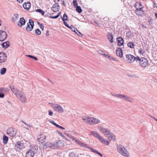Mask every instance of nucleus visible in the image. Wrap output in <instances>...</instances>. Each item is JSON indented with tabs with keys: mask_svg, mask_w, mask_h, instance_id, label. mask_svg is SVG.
Segmentation results:
<instances>
[{
	"mask_svg": "<svg viewBox=\"0 0 157 157\" xmlns=\"http://www.w3.org/2000/svg\"><path fill=\"white\" fill-rule=\"evenodd\" d=\"M98 130L105 136L108 137L109 140H113L116 141L115 136L109 130L101 126H98Z\"/></svg>",
	"mask_w": 157,
	"mask_h": 157,
	"instance_id": "f257e3e1",
	"label": "nucleus"
},
{
	"mask_svg": "<svg viewBox=\"0 0 157 157\" xmlns=\"http://www.w3.org/2000/svg\"><path fill=\"white\" fill-rule=\"evenodd\" d=\"M82 119L84 122L90 125H94L99 124L100 121L97 118L87 116H83Z\"/></svg>",
	"mask_w": 157,
	"mask_h": 157,
	"instance_id": "f03ea898",
	"label": "nucleus"
},
{
	"mask_svg": "<svg viewBox=\"0 0 157 157\" xmlns=\"http://www.w3.org/2000/svg\"><path fill=\"white\" fill-rule=\"evenodd\" d=\"M117 151L119 153L124 156L129 157V155L127 149L123 146L121 144H118L117 146Z\"/></svg>",
	"mask_w": 157,
	"mask_h": 157,
	"instance_id": "7ed1b4c3",
	"label": "nucleus"
},
{
	"mask_svg": "<svg viewBox=\"0 0 157 157\" xmlns=\"http://www.w3.org/2000/svg\"><path fill=\"white\" fill-rule=\"evenodd\" d=\"M90 133L93 136L98 139L102 143L107 145H109V142L105 140L96 131H91Z\"/></svg>",
	"mask_w": 157,
	"mask_h": 157,
	"instance_id": "20e7f679",
	"label": "nucleus"
},
{
	"mask_svg": "<svg viewBox=\"0 0 157 157\" xmlns=\"http://www.w3.org/2000/svg\"><path fill=\"white\" fill-rule=\"evenodd\" d=\"M134 7L136 8V13L138 15H141L144 13V11L142 10L143 8V6L139 2H136L134 5Z\"/></svg>",
	"mask_w": 157,
	"mask_h": 157,
	"instance_id": "39448f33",
	"label": "nucleus"
},
{
	"mask_svg": "<svg viewBox=\"0 0 157 157\" xmlns=\"http://www.w3.org/2000/svg\"><path fill=\"white\" fill-rule=\"evenodd\" d=\"M49 104H51V106L55 111L59 113H62L64 112V109L60 105L53 103H49Z\"/></svg>",
	"mask_w": 157,
	"mask_h": 157,
	"instance_id": "423d86ee",
	"label": "nucleus"
},
{
	"mask_svg": "<svg viewBox=\"0 0 157 157\" xmlns=\"http://www.w3.org/2000/svg\"><path fill=\"white\" fill-rule=\"evenodd\" d=\"M136 62H138L140 66L143 67H146L148 64L147 59L144 57L140 58L139 56H137Z\"/></svg>",
	"mask_w": 157,
	"mask_h": 157,
	"instance_id": "0eeeda50",
	"label": "nucleus"
},
{
	"mask_svg": "<svg viewBox=\"0 0 157 157\" xmlns=\"http://www.w3.org/2000/svg\"><path fill=\"white\" fill-rule=\"evenodd\" d=\"M62 146V144L61 140L54 143H48L46 146L50 147L52 149H57Z\"/></svg>",
	"mask_w": 157,
	"mask_h": 157,
	"instance_id": "6e6552de",
	"label": "nucleus"
},
{
	"mask_svg": "<svg viewBox=\"0 0 157 157\" xmlns=\"http://www.w3.org/2000/svg\"><path fill=\"white\" fill-rule=\"evenodd\" d=\"M38 149L36 146H35L34 148H32L27 151L25 154V157H33Z\"/></svg>",
	"mask_w": 157,
	"mask_h": 157,
	"instance_id": "1a4fd4ad",
	"label": "nucleus"
},
{
	"mask_svg": "<svg viewBox=\"0 0 157 157\" xmlns=\"http://www.w3.org/2000/svg\"><path fill=\"white\" fill-rule=\"evenodd\" d=\"M127 60L128 61V62L130 63H132L134 61H137V56L135 57L133 55L130 54H127L126 56Z\"/></svg>",
	"mask_w": 157,
	"mask_h": 157,
	"instance_id": "9d476101",
	"label": "nucleus"
},
{
	"mask_svg": "<svg viewBox=\"0 0 157 157\" xmlns=\"http://www.w3.org/2000/svg\"><path fill=\"white\" fill-rule=\"evenodd\" d=\"M16 96L23 102H25L26 101V96L22 91H21L18 94H17Z\"/></svg>",
	"mask_w": 157,
	"mask_h": 157,
	"instance_id": "9b49d317",
	"label": "nucleus"
},
{
	"mask_svg": "<svg viewBox=\"0 0 157 157\" xmlns=\"http://www.w3.org/2000/svg\"><path fill=\"white\" fill-rule=\"evenodd\" d=\"M34 25V22L33 20L31 19L29 20V22L27 23V26L26 29L29 31H31L33 28Z\"/></svg>",
	"mask_w": 157,
	"mask_h": 157,
	"instance_id": "f8f14e48",
	"label": "nucleus"
},
{
	"mask_svg": "<svg viewBox=\"0 0 157 157\" xmlns=\"http://www.w3.org/2000/svg\"><path fill=\"white\" fill-rule=\"evenodd\" d=\"M7 133L11 137L14 136L17 133L16 130L14 128H10L7 130Z\"/></svg>",
	"mask_w": 157,
	"mask_h": 157,
	"instance_id": "ddd939ff",
	"label": "nucleus"
},
{
	"mask_svg": "<svg viewBox=\"0 0 157 157\" xmlns=\"http://www.w3.org/2000/svg\"><path fill=\"white\" fill-rule=\"evenodd\" d=\"M120 99L131 102H133L134 101V99H133L129 97L128 96L123 94H121Z\"/></svg>",
	"mask_w": 157,
	"mask_h": 157,
	"instance_id": "4468645a",
	"label": "nucleus"
},
{
	"mask_svg": "<svg viewBox=\"0 0 157 157\" xmlns=\"http://www.w3.org/2000/svg\"><path fill=\"white\" fill-rule=\"evenodd\" d=\"M15 147L17 150H20L25 148L24 144L21 142H18L15 144Z\"/></svg>",
	"mask_w": 157,
	"mask_h": 157,
	"instance_id": "2eb2a0df",
	"label": "nucleus"
},
{
	"mask_svg": "<svg viewBox=\"0 0 157 157\" xmlns=\"http://www.w3.org/2000/svg\"><path fill=\"white\" fill-rule=\"evenodd\" d=\"M7 59V55L3 52H0V63L5 62Z\"/></svg>",
	"mask_w": 157,
	"mask_h": 157,
	"instance_id": "dca6fc26",
	"label": "nucleus"
},
{
	"mask_svg": "<svg viewBox=\"0 0 157 157\" xmlns=\"http://www.w3.org/2000/svg\"><path fill=\"white\" fill-rule=\"evenodd\" d=\"M7 37V34L6 32L0 31V41H2L4 40Z\"/></svg>",
	"mask_w": 157,
	"mask_h": 157,
	"instance_id": "f3484780",
	"label": "nucleus"
},
{
	"mask_svg": "<svg viewBox=\"0 0 157 157\" xmlns=\"http://www.w3.org/2000/svg\"><path fill=\"white\" fill-rule=\"evenodd\" d=\"M10 88L11 89V91L16 96H17V94H18L19 92L21 91L18 90V89H17L15 87L13 86H10Z\"/></svg>",
	"mask_w": 157,
	"mask_h": 157,
	"instance_id": "a211bd4d",
	"label": "nucleus"
},
{
	"mask_svg": "<svg viewBox=\"0 0 157 157\" xmlns=\"http://www.w3.org/2000/svg\"><path fill=\"white\" fill-rule=\"evenodd\" d=\"M116 53L117 56H119L120 58L123 56V52L121 48H118L116 50Z\"/></svg>",
	"mask_w": 157,
	"mask_h": 157,
	"instance_id": "6ab92c4d",
	"label": "nucleus"
},
{
	"mask_svg": "<svg viewBox=\"0 0 157 157\" xmlns=\"http://www.w3.org/2000/svg\"><path fill=\"white\" fill-rule=\"evenodd\" d=\"M117 44L119 46H121L124 44V41L123 39L121 37H118L117 39Z\"/></svg>",
	"mask_w": 157,
	"mask_h": 157,
	"instance_id": "aec40b11",
	"label": "nucleus"
},
{
	"mask_svg": "<svg viewBox=\"0 0 157 157\" xmlns=\"http://www.w3.org/2000/svg\"><path fill=\"white\" fill-rule=\"evenodd\" d=\"M59 5L58 4L56 3L53 5L52 8V10L54 12H56L59 11Z\"/></svg>",
	"mask_w": 157,
	"mask_h": 157,
	"instance_id": "412c9836",
	"label": "nucleus"
},
{
	"mask_svg": "<svg viewBox=\"0 0 157 157\" xmlns=\"http://www.w3.org/2000/svg\"><path fill=\"white\" fill-rule=\"evenodd\" d=\"M46 136L43 135H40L38 136V140L39 142H41V143H43L46 140Z\"/></svg>",
	"mask_w": 157,
	"mask_h": 157,
	"instance_id": "4be33fe9",
	"label": "nucleus"
},
{
	"mask_svg": "<svg viewBox=\"0 0 157 157\" xmlns=\"http://www.w3.org/2000/svg\"><path fill=\"white\" fill-rule=\"evenodd\" d=\"M25 23V20L23 17H22L20 18L19 23L17 25L20 27H21L22 26L24 25Z\"/></svg>",
	"mask_w": 157,
	"mask_h": 157,
	"instance_id": "5701e85b",
	"label": "nucleus"
},
{
	"mask_svg": "<svg viewBox=\"0 0 157 157\" xmlns=\"http://www.w3.org/2000/svg\"><path fill=\"white\" fill-rule=\"evenodd\" d=\"M23 6L25 9L28 10L30 7L31 3L29 2H27L23 4Z\"/></svg>",
	"mask_w": 157,
	"mask_h": 157,
	"instance_id": "b1692460",
	"label": "nucleus"
},
{
	"mask_svg": "<svg viewBox=\"0 0 157 157\" xmlns=\"http://www.w3.org/2000/svg\"><path fill=\"white\" fill-rule=\"evenodd\" d=\"M73 6L75 8H76V11L78 13V6L77 1L76 0H74L73 2Z\"/></svg>",
	"mask_w": 157,
	"mask_h": 157,
	"instance_id": "393cba45",
	"label": "nucleus"
},
{
	"mask_svg": "<svg viewBox=\"0 0 157 157\" xmlns=\"http://www.w3.org/2000/svg\"><path fill=\"white\" fill-rule=\"evenodd\" d=\"M113 36L112 33H109L108 36V39L111 43L113 42Z\"/></svg>",
	"mask_w": 157,
	"mask_h": 157,
	"instance_id": "a878e982",
	"label": "nucleus"
},
{
	"mask_svg": "<svg viewBox=\"0 0 157 157\" xmlns=\"http://www.w3.org/2000/svg\"><path fill=\"white\" fill-rule=\"evenodd\" d=\"M10 46L9 42V41H7L6 42H4L2 44V47L5 48H6Z\"/></svg>",
	"mask_w": 157,
	"mask_h": 157,
	"instance_id": "bb28decb",
	"label": "nucleus"
},
{
	"mask_svg": "<svg viewBox=\"0 0 157 157\" xmlns=\"http://www.w3.org/2000/svg\"><path fill=\"white\" fill-rule=\"evenodd\" d=\"M135 44L133 42H129L127 44V46L131 48H134Z\"/></svg>",
	"mask_w": 157,
	"mask_h": 157,
	"instance_id": "cd10ccee",
	"label": "nucleus"
},
{
	"mask_svg": "<svg viewBox=\"0 0 157 157\" xmlns=\"http://www.w3.org/2000/svg\"><path fill=\"white\" fill-rule=\"evenodd\" d=\"M127 75L129 77H132L135 78H139L140 77L138 75L135 74H128Z\"/></svg>",
	"mask_w": 157,
	"mask_h": 157,
	"instance_id": "c85d7f7f",
	"label": "nucleus"
},
{
	"mask_svg": "<svg viewBox=\"0 0 157 157\" xmlns=\"http://www.w3.org/2000/svg\"><path fill=\"white\" fill-rule=\"evenodd\" d=\"M3 143L4 144H6L8 142V138L6 136L4 135L3 136Z\"/></svg>",
	"mask_w": 157,
	"mask_h": 157,
	"instance_id": "c756f323",
	"label": "nucleus"
},
{
	"mask_svg": "<svg viewBox=\"0 0 157 157\" xmlns=\"http://www.w3.org/2000/svg\"><path fill=\"white\" fill-rule=\"evenodd\" d=\"M6 71V68L5 67H3L1 69L0 73L1 75H4Z\"/></svg>",
	"mask_w": 157,
	"mask_h": 157,
	"instance_id": "7c9ffc66",
	"label": "nucleus"
},
{
	"mask_svg": "<svg viewBox=\"0 0 157 157\" xmlns=\"http://www.w3.org/2000/svg\"><path fill=\"white\" fill-rule=\"evenodd\" d=\"M126 36L128 38H130L133 36V34L130 31H128L126 33Z\"/></svg>",
	"mask_w": 157,
	"mask_h": 157,
	"instance_id": "2f4dec72",
	"label": "nucleus"
},
{
	"mask_svg": "<svg viewBox=\"0 0 157 157\" xmlns=\"http://www.w3.org/2000/svg\"><path fill=\"white\" fill-rule=\"evenodd\" d=\"M36 11L40 13L42 15H44L45 13L41 9H37L36 10Z\"/></svg>",
	"mask_w": 157,
	"mask_h": 157,
	"instance_id": "473e14b6",
	"label": "nucleus"
},
{
	"mask_svg": "<svg viewBox=\"0 0 157 157\" xmlns=\"http://www.w3.org/2000/svg\"><path fill=\"white\" fill-rule=\"evenodd\" d=\"M69 28L71 29L72 31L75 32L77 33V32H76V31L78 32V30L73 26H70V28Z\"/></svg>",
	"mask_w": 157,
	"mask_h": 157,
	"instance_id": "72a5a7b5",
	"label": "nucleus"
},
{
	"mask_svg": "<svg viewBox=\"0 0 157 157\" xmlns=\"http://www.w3.org/2000/svg\"><path fill=\"white\" fill-rule=\"evenodd\" d=\"M62 18L63 21H67L68 20L67 16L65 13L64 14L63 17H62Z\"/></svg>",
	"mask_w": 157,
	"mask_h": 157,
	"instance_id": "f704fd0d",
	"label": "nucleus"
},
{
	"mask_svg": "<svg viewBox=\"0 0 157 157\" xmlns=\"http://www.w3.org/2000/svg\"><path fill=\"white\" fill-rule=\"evenodd\" d=\"M79 145H80L82 147H85L87 148H88V147H89L86 144H85L82 143L80 141H79Z\"/></svg>",
	"mask_w": 157,
	"mask_h": 157,
	"instance_id": "c9c22d12",
	"label": "nucleus"
},
{
	"mask_svg": "<svg viewBox=\"0 0 157 157\" xmlns=\"http://www.w3.org/2000/svg\"><path fill=\"white\" fill-rule=\"evenodd\" d=\"M111 94L113 96L117 97L119 99L120 98L121 95L120 94H113L112 93H111Z\"/></svg>",
	"mask_w": 157,
	"mask_h": 157,
	"instance_id": "e433bc0d",
	"label": "nucleus"
},
{
	"mask_svg": "<svg viewBox=\"0 0 157 157\" xmlns=\"http://www.w3.org/2000/svg\"><path fill=\"white\" fill-rule=\"evenodd\" d=\"M35 33L37 35H40L41 34V31L38 29L35 30Z\"/></svg>",
	"mask_w": 157,
	"mask_h": 157,
	"instance_id": "4c0bfd02",
	"label": "nucleus"
},
{
	"mask_svg": "<svg viewBox=\"0 0 157 157\" xmlns=\"http://www.w3.org/2000/svg\"><path fill=\"white\" fill-rule=\"evenodd\" d=\"M54 124V125H55L56 126L58 127V128H59L61 129H65V128L59 125L58 124H57L56 123H55L54 122V124Z\"/></svg>",
	"mask_w": 157,
	"mask_h": 157,
	"instance_id": "58836bf2",
	"label": "nucleus"
},
{
	"mask_svg": "<svg viewBox=\"0 0 157 157\" xmlns=\"http://www.w3.org/2000/svg\"><path fill=\"white\" fill-rule=\"evenodd\" d=\"M54 124V125H55L56 126L58 127V128H59L61 129H65V128L59 125L58 124H57L56 123H55L54 122V124Z\"/></svg>",
	"mask_w": 157,
	"mask_h": 157,
	"instance_id": "ea45409f",
	"label": "nucleus"
},
{
	"mask_svg": "<svg viewBox=\"0 0 157 157\" xmlns=\"http://www.w3.org/2000/svg\"><path fill=\"white\" fill-rule=\"evenodd\" d=\"M97 52L98 53L101 55H105V54L104 53V52L101 50H98L97 51Z\"/></svg>",
	"mask_w": 157,
	"mask_h": 157,
	"instance_id": "a19ab883",
	"label": "nucleus"
},
{
	"mask_svg": "<svg viewBox=\"0 0 157 157\" xmlns=\"http://www.w3.org/2000/svg\"><path fill=\"white\" fill-rule=\"evenodd\" d=\"M27 56L29 57H30L31 58L34 59L35 60L37 61L38 60L37 58L36 57L34 56H31L30 55H27Z\"/></svg>",
	"mask_w": 157,
	"mask_h": 157,
	"instance_id": "79ce46f5",
	"label": "nucleus"
},
{
	"mask_svg": "<svg viewBox=\"0 0 157 157\" xmlns=\"http://www.w3.org/2000/svg\"><path fill=\"white\" fill-rule=\"evenodd\" d=\"M70 157H78V156L75 155V153L74 152H71L70 154L69 155Z\"/></svg>",
	"mask_w": 157,
	"mask_h": 157,
	"instance_id": "37998d69",
	"label": "nucleus"
},
{
	"mask_svg": "<svg viewBox=\"0 0 157 157\" xmlns=\"http://www.w3.org/2000/svg\"><path fill=\"white\" fill-rule=\"evenodd\" d=\"M37 23L38 24L39 26L40 27V28L42 29V30H43L44 29V26L43 25L40 24L39 22H37Z\"/></svg>",
	"mask_w": 157,
	"mask_h": 157,
	"instance_id": "c03bdc74",
	"label": "nucleus"
},
{
	"mask_svg": "<svg viewBox=\"0 0 157 157\" xmlns=\"http://www.w3.org/2000/svg\"><path fill=\"white\" fill-rule=\"evenodd\" d=\"M59 16V14H58L56 16H52V17L50 16V17L51 18H53V19H56V18H57Z\"/></svg>",
	"mask_w": 157,
	"mask_h": 157,
	"instance_id": "a18cd8bd",
	"label": "nucleus"
},
{
	"mask_svg": "<svg viewBox=\"0 0 157 157\" xmlns=\"http://www.w3.org/2000/svg\"><path fill=\"white\" fill-rule=\"evenodd\" d=\"M6 91V90L3 88H0V93H4Z\"/></svg>",
	"mask_w": 157,
	"mask_h": 157,
	"instance_id": "49530a36",
	"label": "nucleus"
},
{
	"mask_svg": "<svg viewBox=\"0 0 157 157\" xmlns=\"http://www.w3.org/2000/svg\"><path fill=\"white\" fill-rule=\"evenodd\" d=\"M63 24L67 27L70 28V26L68 25L67 23L65 21H63Z\"/></svg>",
	"mask_w": 157,
	"mask_h": 157,
	"instance_id": "de8ad7c7",
	"label": "nucleus"
},
{
	"mask_svg": "<svg viewBox=\"0 0 157 157\" xmlns=\"http://www.w3.org/2000/svg\"><path fill=\"white\" fill-rule=\"evenodd\" d=\"M143 49L142 48H140L139 49L138 52L140 54H143Z\"/></svg>",
	"mask_w": 157,
	"mask_h": 157,
	"instance_id": "09e8293b",
	"label": "nucleus"
},
{
	"mask_svg": "<svg viewBox=\"0 0 157 157\" xmlns=\"http://www.w3.org/2000/svg\"><path fill=\"white\" fill-rule=\"evenodd\" d=\"M48 112H49V115L50 116H52L53 113L52 112L51 110H49L48 111Z\"/></svg>",
	"mask_w": 157,
	"mask_h": 157,
	"instance_id": "8fccbe9b",
	"label": "nucleus"
},
{
	"mask_svg": "<svg viewBox=\"0 0 157 157\" xmlns=\"http://www.w3.org/2000/svg\"><path fill=\"white\" fill-rule=\"evenodd\" d=\"M109 59L110 60H113V61H115V59L114 57H112V56H110V57H109Z\"/></svg>",
	"mask_w": 157,
	"mask_h": 157,
	"instance_id": "3c124183",
	"label": "nucleus"
},
{
	"mask_svg": "<svg viewBox=\"0 0 157 157\" xmlns=\"http://www.w3.org/2000/svg\"><path fill=\"white\" fill-rule=\"evenodd\" d=\"M69 136L70 138L72 139L74 141H76V142L77 141V140L75 139L72 136L70 135Z\"/></svg>",
	"mask_w": 157,
	"mask_h": 157,
	"instance_id": "603ef678",
	"label": "nucleus"
},
{
	"mask_svg": "<svg viewBox=\"0 0 157 157\" xmlns=\"http://www.w3.org/2000/svg\"><path fill=\"white\" fill-rule=\"evenodd\" d=\"M4 96V94L3 93H0V98H2Z\"/></svg>",
	"mask_w": 157,
	"mask_h": 157,
	"instance_id": "864d4df0",
	"label": "nucleus"
},
{
	"mask_svg": "<svg viewBox=\"0 0 157 157\" xmlns=\"http://www.w3.org/2000/svg\"><path fill=\"white\" fill-rule=\"evenodd\" d=\"M14 15L15 17H14L16 20L18 19V15L17 14H14Z\"/></svg>",
	"mask_w": 157,
	"mask_h": 157,
	"instance_id": "5fc2aeb1",
	"label": "nucleus"
},
{
	"mask_svg": "<svg viewBox=\"0 0 157 157\" xmlns=\"http://www.w3.org/2000/svg\"><path fill=\"white\" fill-rule=\"evenodd\" d=\"M88 148L89 149H90L91 151L93 152H94V150H95V149H93V148H91V147H88Z\"/></svg>",
	"mask_w": 157,
	"mask_h": 157,
	"instance_id": "6e6d98bb",
	"label": "nucleus"
},
{
	"mask_svg": "<svg viewBox=\"0 0 157 157\" xmlns=\"http://www.w3.org/2000/svg\"><path fill=\"white\" fill-rule=\"evenodd\" d=\"M104 55L105 56V57L107 59H109V57L110 56H109V55H106L105 54V55Z\"/></svg>",
	"mask_w": 157,
	"mask_h": 157,
	"instance_id": "4d7b16f0",
	"label": "nucleus"
},
{
	"mask_svg": "<svg viewBox=\"0 0 157 157\" xmlns=\"http://www.w3.org/2000/svg\"><path fill=\"white\" fill-rule=\"evenodd\" d=\"M11 20L13 22H15L16 21V19L14 17H13L11 18Z\"/></svg>",
	"mask_w": 157,
	"mask_h": 157,
	"instance_id": "13d9d810",
	"label": "nucleus"
},
{
	"mask_svg": "<svg viewBox=\"0 0 157 157\" xmlns=\"http://www.w3.org/2000/svg\"><path fill=\"white\" fill-rule=\"evenodd\" d=\"M46 36H48L49 35V31L48 30H47L46 32Z\"/></svg>",
	"mask_w": 157,
	"mask_h": 157,
	"instance_id": "bf43d9fd",
	"label": "nucleus"
},
{
	"mask_svg": "<svg viewBox=\"0 0 157 157\" xmlns=\"http://www.w3.org/2000/svg\"><path fill=\"white\" fill-rule=\"evenodd\" d=\"M21 122H22V123H24L25 124V125H27V126H29V127H31V126H30L29 125H28V124H27V123H25V122H24V121H21Z\"/></svg>",
	"mask_w": 157,
	"mask_h": 157,
	"instance_id": "052dcab7",
	"label": "nucleus"
},
{
	"mask_svg": "<svg viewBox=\"0 0 157 157\" xmlns=\"http://www.w3.org/2000/svg\"><path fill=\"white\" fill-rule=\"evenodd\" d=\"M58 134L60 136H63V134L61 132H58Z\"/></svg>",
	"mask_w": 157,
	"mask_h": 157,
	"instance_id": "680f3d73",
	"label": "nucleus"
},
{
	"mask_svg": "<svg viewBox=\"0 0 157 157\" xmlns=\"http://www.w3.org/2000/svg\"><path fill=\"white\" fill-rule=\"evenodd\" d=\"M97 154L99 155H100L101 156V157H102L103 156V155L102 154H101V153H100V152H99L98 151V152L97 153Z\"/></svg>",
	"mask_w": 157,
	"mask_h": 157,
	"instance_id": "e2e57ef3",
	"label": "nucleus"
},
{
	"mask_svg": "<svg viewBox=\"0 0 157 157\" xmlns=\"http://www.w3.org/2000/svg\"><path fill=\"white\" fill-rule=\"evenodd\" d=\"M82 12V10L81 7L79 6V13H81Z\"/></svg>",
	"mask_w": 157,
	"mask_h": 157,
	"instance_id": "0e129e2a",
	"label": "nucleus"
},
{
	"mask_svg": "<svg viewBox=\"0 0 157 157\" xmlns=\"http://www.w3.org/2000/svg\"><path fill=\"white\" fill-rule=\"evenodd\" d=\"M17 0L18 2H19V3H21L23 1V0Z\"/></svg>",
	"mask_w": 157,
	"mask_h": 157,
	"instance_id": "69168bd1",
	"label": "nucleus"
},
{
	"mask_svg": "<svg viewBox=\"0 0 157 157\" xmlns=\"http://www.w3.org/2000/svg\"><path fill=\"white\" fill-rule=\"evenodd\" d=\"M50 122L52 124H54V122L53 121H52V120H50Z\"/></svg>",
	"mask_w": 157,
	"mask_h": 157,
	"instance_id": "338daca9",
	"label": "nucleus"
},
{
	"mask_svg": "<svg viewBox=\"0 0 157 157\" xmlns=\"http://www.w3.org/2000/svg\"><path fill=\"white\" fill-rule=\"evenodd\" d=\"M153 119H154L155 121H157V119L155 117H151Z\"/></svg>",
	"mask_w": 157,
	"mask_h": 157,
	"instance_id": "774afa93",
	"label": "nucleus"
}]
</instances>
